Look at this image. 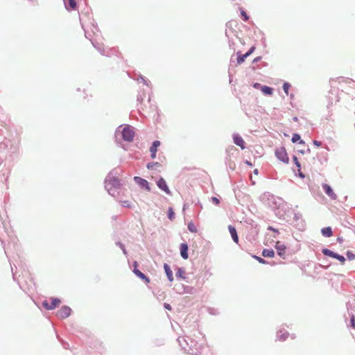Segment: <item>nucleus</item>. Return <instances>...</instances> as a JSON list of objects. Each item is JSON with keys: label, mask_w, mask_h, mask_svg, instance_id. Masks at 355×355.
Listing matches in <instances>:
<instances>
[{"label": "nucleus", "mask_w": 355, "mask_h": 355, "mask_svg": "<svg viewBox=\"0 0 355 355\" xmlns=\"http://www.w3.org/2000/svg\"><path fill=\"white\" fill-rule=\"evenodd\" d=\"M322 253L326 255V256H329V257H333V258H336L337 254L332 252L331 250H328V249H323L322 250Z\"/></svg>", "instance_id": "6ab92c4d"}, {"label": "nucleus", "mask_w": 355, "mask_h": 355, "mask_svg": "<svg viewBox=\"0 0 355 355\" xmlns=\"http://www.w3.org/2000/svg\"><path fill=\"white\" fill-rule=\"evenodd\" d=\"M228 229H229L230 233V234L232 236V238L233 241L235 243H237L239 242V238H238V236H237V233H236V229L234 227L231 226V225H230L228 227Z\"/></svg>", "instance_id": "ddd939ff"}, {"label": "nucleus", "mask_w": 355, "mask_h": 355, "mask_svg": "<svg viewBox=\"0 0 355 355\" xmlns=\"http://www.w3.org/2000/svg\"><path fill=\"white\" fill-rule=\"evenodd\" d=\"M254 47H252L246 53H248V56L253 52Z\"/></svg>", "instance_id": "4c0bfd02"}, {"label": "nucleus", "mask_w": 355, "mask_h": 355, "mask_svg": "<svg viewBox=\"0 0 355 355\" xmlns=\"http://www.w3.org/2000/svg\"><path fill=\"white\" fill-rule=\"evenodd\" d=\"M181 287L184 289L182 293H191L192 288H190V287H188V286L184 287L183 285H181ZM177 291L179 293H182V292L180 291H179L178 289H177Z\"/></svg>", "instance_id": "5701e85b"}, {"label": "nucleus", "mask_w": 355, "mask_h": 355, "mask_svg": "<svg viewBox=\"0 0 355 355\" xmlns=\"http://www.w3.org/2000/svg\"><path fill=\"white\" fill-rule=\"evenodd\" d=\"M246 164L248 165H251V164L248 161H246Z\"/></svg>", "instance_id": "3c124183"}, {"label": "nucleus", "mask_w": 355, "mask_h": 355, "mask_svg": "<svg viewBox=\"0 0 355 355\" xmlns=\"http://www.w3.org/2000/svg\"><path fill=\"white\" fill-rule=\"evenodd\" d=\"M277 338L280 340H284L287 338V333H282V331L277 332Z\"/></svg>", "instance_id": "b1692460"}, {"label": "nucleus", "mask_w": 355, "mask_h": 355, "mask_svg": "<svg viewBox=\"0 0 355 355\" xmlns=\"http://www.w3.org/2000/svg\"><path fill=\"white\" fill-rule=\"evenodd\" d=\"M119 180L116 178L112 177L110 175L106 177L105 180V187L107 192L112 196L116 194V190L119 187Z\"/></svg>", "instance_id": "f03ea898"}, {"label": "nucleus", "mask_w": 355, "mask_h": 355, "mask_svg": "<svg viewBox=\"0 0 355 355\" xmlns=\"http://www.w3.org/2000/svg\"><path fill=\"white\" fill-rule=\"evenodd\" d=\"M188 229L191 232H197V228L196 227L194 224L193 223H191V222H190L188 224Z\"/></svg>", "instance_id": "393cba45"}, {"label": "nucleus", "mask_w": 355, "mask_h": 355, "mask_svg": "<svg viewBox=\"0 0 355 355\" xmlns=\"http://www.w3.org/2000/svg\"><path fill=\"white\" fill-rule=\"evenodd\" d=\"M160 146V142L159 141H155L153 143V145L152 146L150 147V151H157V148L158 146Z\"/></svg>", "instance_id": "4be33fe9"}, {"label": "nucleus", "mask_w": 355, "mask_h": 355, "mask_svg": "<svg viewBox=\"0 0 355 355\" xmlns=\"http://www.w3.org/2000/svg\"><path fill=\"white\" fill-rule=\"evenodd\" d=\"M157 185L161 190L164 191L166 193L169 195L171 193L164 178H160L157 182Z\"/></svg>", "instance_id": "39448f33"}, {"label": "nucleus", "mask_w": 355, "mask_h": 355, "mask_svg": "<svg viewBox=\"0 0 355 355\" xmlns=\"http://www.w3.org/2000/svg\"><path fill=\"white\" fill-rule=\"evenodd\" d=\"M254 173L255 174H257V173H258V170H257V169H255V170L254 171Z\"/></svg>", "instance_id": "49530a36"}, {"label": "nucleus", "mask_w": 355, "mask_h": 355, "mask_svg": "<svg viewBox=\"0 0 355 355\" xmlns=\"http://www.w3.org/2000/svg\"><path fill=\"white\" fill-rule=\"evenodd\" d=\"M133 272L137 277H139L141 279H144L146 282H150L149 279L144 273H142L141 271H139L137 268H135Z\"/></svg>", "instance_id": "4468645a"}, {"label": "nucleus", "mask_w": 355, "mask_h": 355, "mask_svg": "<svg viewBox=\"0 0 355 355\" xmlns=\"http://www.w3.org/2000/svg\"><path fill=\"white\" fill-rule=\"evenodd\" d=\"M134 266H135V268L137 267V263L136 261L134 263Z\"/></svg>", "instance_id": "09e8293b"}, {"label": "nucleus", "mask_w": 355, "mask_h": 355, "mask_svg": "<svg viewBox=\"0 0 355 355\" xmlns=\"http://www.w3.org/2000/svg\"><path fill=\"white\" fill-rule=\"evenodd\" d=\"M140 79H141V80H142L145 84L146 83V80L144 79V77L141 76V77H140Z\"/></svg>", "instance_id": "37998d69"}, {"label": "nucleus", "mask_w": 355, "mask_h": 355, "mask_svg": "<svg viewBox=\"0 0 355 355\" xmlns=\"http://www.w3.org/2000/svg\"><path fill=\"white\" fill-rule=\"evenodd\" d=\"M156 152L157 151H150V153H151V157L152 158H153V159L155 158V157H156Z\"/></svg>", "instance_id": "58836bf2"}, {"label": "nucleus", "mask_w": 355, "mask_h": 355, "mask_svg": "<svg viewBox=\"0 0 355 355\" xmlns=\"http://www.w3.org/2000/svg\"><path fill=\"white\" fill-rule=\"evenodd\" d=\"M184 274H185L184 270L183 268H180L178 269V271L176 272V276L178 277L184 279L185 278Z\"/></svg>", "instance_id": "412c9836"}, {"label": "nucleus", "mask_w": 355, "mask_h": 355, "mask_svg": "<svg viewBox=\"0 0 355 355\" xmlns=\"http://www.w3.org/2000/svg\"><path fill=\"white\" fill-rule=\"evenodd\" d=\"M123 252L124 254H126V251H125V250L124 248H123Z\"/></svg>", "instance_id": "8fccbe9b"}, {"label": "nucleus", "mask_w": 355, "mask_h": 355, "mask_svg": "<svg viewBox=\"0 0 355 355\" xmlns=\"http://www.w3.org/2000/svg\"><path fill=\"white\" fill-rule=\"evenodd\" d=\"M300 176L301 178H304V175H303L302 173H300Z\"/></svg>", "instance_id": "de8ad7c7"}, {"label": "nucleus", "mask_w": 355, "mask_h": 355, "mask_svg": "<svg viewBox=\"0 0 355 355\" xmlns=\"http://www.w3.org/2000/svg\"><path fill=\"white\" fill-rule=\"evenodd\" d=\"M71 311L69 306H64L58 311L57 315L60 318H66L69 316Z\"/></svg>", "instance_id": "423d86ee"}, {"label": "nucleus", "mask_w": 355, "mask_h": 355, "mask_svg": "<svg viewBox=\"0 0 355 355\" xmlns=\"http://www.w3.org/2000/svg\"><path fill=\"white\" fill-rule=\"evenodd\" d=\"M261 92L266 95H272L273 89L268 86L261 87Z\"/></svg>", "instance_id": "f3484780"}, {"label": "nucleus", "mask_w": 355, "mask_h": 355, "mask_svg": "<svg viewBox=\"0 0 355 355\" xmlns=\"http://www.w3.org/2000/svg\"><path fill=\"white\" fill-rule=\"evenodd\" d=\"M164 307L168 310L171 309V306L168 304H164Z\"/></svg>", "instance_id": "ea45409f"}, {"label": "nucleus", "mask_w": 355, "mask_h": 355, "mask_svg": "<svg viewBox=\"0 0 355 355\" xmlns=\"http://www.w3.org/2000/svg\"><path fill=\"white\" fill-rule=\"evenodd\" d=\"M50 300L51 303L46 300L42 302V306L48 310L54 309L60 303V300L58 298H51Z\"/></svg>", "instance_id": "20e7f679"}, {"label": "nucleus", "mask_w": 355, "mask_h": 355, "mask_svg": "<svg viewBox=\"0 0 355 355\" xmlns=\"http://www.w3.org/2000/svg\"><path fill=\"white\" fill-rule=\"evenodd\" d=\"M148 168H151L153 167V164H148L147 165Z\"/></svg>", "instance_id": "c03bdc74"}, {"label": "nucleus", "mask_w": 355, "mask_h": 355, "mask_svg": "<svg viewBox=\"0 0 355 355\" xmlns=\"http://www.w3.org/2000/svg\"><path fill=\"white\" fill-rule=\"evenodd\" d=\"M168 218L171 220H173L175 218V213L172 208H169L168 209Z\"/></svg>", "instance_id": "bb28decb"}, {"label": "nucleus", "mask_w": 355, "mask_h": 355, "mask_svg": "<svg viewBox=\"0 0 355 355\" xmlns=\"http://www.w3.org/2000/svg\"><path fill=\"white\" fill-rule=\"evenodd\" d=\"M254 87H256V88H259V87H260V88H261V85H260V84H259V83H255V84H254Z\"/></svg>", "instance_id": "79ce46f5"}, {"label": "nucleus", "mask_w": 355, "mask_h": 355, "mask_svg": "<svg viewBox=\"0 0 355 355\" xmlns=\"http://www.w3.org/2000/svg\"><path fill=\"white\" fill-rule=\"evenodd\" d=\"M275 155L279 160L286 164L288 163V157L286 149L284 147L277 148L275 150Z\"/></svg>", "instance_id": "7ed1b4c3"}, {"label": "nucleus", "mask_w": 355, "mask_h": 355, "mask_svg": "<svg viewBox=\"0 0 355 355\" xmlns=\"http://www.w3.org/2000/svg\"><path fill=\"white\" fill-rule=\"evenodd\" d=\"M248 56V53H245L244 55L239 56L237 59V62L239 64H241L244 62L245 59Z\"/></svg>", "instance_id": "a878e982"}, {"label": "nucleus", "mask_w": 355, "mask_h": 355, "mask_svg": "<svg viewBox=\"0 0 355 355\" xmlns=\"http://www.w3.org/2000/svg\"><path fill=\"white\" fill-rule=\"evenodd\" d=\"M338 261H340L342 263H344L345 261V258L343 256L339 255L337 254L336 258Z\"/></svg>", "instance_id": "c756f323"}, {"label": "nucleus", "mask_w": 355, "mask_h": 355, "mask_svg": "<svg viewBox=\"0 0 355 355\" xmlns=\"http://www.w3.org/2000/svg\"><path fill=\"white\" fill-rule=\"evenodd\" d=\"M211 201H212L214 204H216V205H218V204H219V202H220L219 199H218V198H216V197H212V198H211Z\"/></svg>", "instance_id": "2f4dec72"}, {"label": "nucleus", "mask_w": 355, "mask_h": 355, "mask_svg": "<svg viewBox=\"0 0 355 355\" xmlns=\"http://www.w3.org/2000/svg\"><path fill=\"white\" fill-rule=\"evenodd\" d=\"M254 257L255 259H257L259 263H266V261L263 259L258 257L257 256H254Z\"/></svg>", "instance_id": "473e14b6"}, {"label": "nucleus", "mask_w": 355, "mask_h": 355, "mask_svg": "<svg viewBox=\"0 0 355 355\" xmlns=\"http://www.w3.org/2000/svg\"><path fill=\"white\" fill-rule=\"evenodd\" d=\"M290 87H291V85L288 83H284L283 85V89L287 95L288 94V89H289Z\"/></svg>", "instance_id": "c85d7f7f"}, {"label": "nucleus", "mask_w": 355, "mask_h": 355, "mask_svg": "<svg viewBox=\"0 0 355 355\" xmlns=\"http://www.w3.org/2000/svg\"><path fill=\"white\" fill-rule=\"evenodd\" d=\"M347 256L348 257V259L349 260H354L355 259V254H354L352 252H347Z\"/></svg>", "instance_id": "7c9ffc66"}, {"label": "nucleus", "mask_w": 355, "mask_h": 355, "mask_svg": "<svg viewBox=\"0 0 355 355\" xmlns=\"http://www.w3.org/2000/svg\"><path fill=\"white\" fill-rule=\"evenodd\" d=\"M351 325L355 328V319L354 315H352L351 318Z\"/></svg>", "instance_id": "72a5a7b5"}, {"label": "nucleus", "mask_w": 355, "mask_h": 355, "mask_svg": "<svg viewBox=\"0 0 355 355\" xmlns=\"http://www.w3.org/2000/svg\"><path fill=\"white\" fill-rule=\"evenodd\" d=\"M180 254L183 259H188V245L186 243L180 245Z\"/></svg>", "instance_id": "9b49d317"}, {"label": "nucleus", "mask_w": 355, "mask_h": 355, "mask_svg": "<svg viewBox=\"0 0 355 355\" xmlns=\"http://www.w3.org/2000/svg\"><path fill=\"white\" fill-rule=\"evenodd\" d=\"M233 140L236 145L240 146L242 149L245 148V141L238 134L233 135Z\"/></svg>", "instance_id": "1a4fd4ad"}, {"label": "nucleus", "mask_w": 355, "mask_h": 355, "mask_svg": "<svg viewBox=\"0 0 355 355\" xmlns=\"http://www.w3.org/2000/svg\"><path fill=\"white\" fill-rule=\"evenodd\" d=\"M164 270H165V272H166L168 279L170 282H173V272H172L170 266L168 264L164 263Z\"/></svg>", "instance_id": "f8f14e48"}, {"label": "nucleus", "mask_w": 355, "mask_h": 355, "mask_svg": "<svg viewBox=\"0 0 355 355\" xmlns=\"http://www.w3.org/2000/svg\"><path fill=\"white\" fill-rule=\"evenodd\" d=\"M66 8L69 10L70 9H75L76 3L74 0H68V2H64Z\"/></svg>", "instance_id": "2eb2a0df"}, {"label": "nucleus", "mask_w": 355, "mask_h": 355, "mask_svg": "<svg viewBox=\"0 0 355 355\" xmlns=\"http://www.w3.org/2000/svg\"><path fill=\"white\" fill-rule=\"evenodd\" d=\"M135 134V132L132 127L129 125H121L116 130L115 135L116 139L119 136H121L123 140L130 142L133 140Z\"/></svg>", "instance_id": "f257e3e1"}, {"label": "nucleus", "mask_w": 355, "mask_h": 355, "mask_svg": "<svg viewBox=\"0 0 355 355\" xmlns=\"http://www.w3.org/2000/svg\"><path fill=\"white\" fill-rule=\"evenodd\" d=\"M293 160H294L296 166L300 168V164L299 162L297 161V157L295 156L293 157Z\"/></svg>", "instance_id": "f704fd0d"}, {"label": "nucleus", "mask_w": 355, "mask_h": 355, "mask_svg": "<svg viewBox=\"0 0 355 355\" xmlns=\"http://www.w3.org/2000/svg\"><path fill=\"white\" fill-rule=\"evenodd\" d=\"M294 218L297 220L300 218V216L299 214H295Z\"/></svg>", "instance_id": "a19ab883"}, {"label": "nucleus", "mask_w": 355, "mask_h": 355, "mask_svg": "<svg viewBox=\"0 0 355 355\" xmlns=\"http://www.w3.org/2000/svg\"><path fill=\"white\" fill-rule=\"evenodd\" d=\"M322 189L325 193L332 200H336L337 198L336 194L334 192L333 189L327 184H322Z\"/></svg>", "instance_id": "0eeeda50"}, {"label": "nucleus", "mask_w": 355, "mask_h": 355, "mask_svg": "<svg viewBox=\"0 0 355 355\" xmlns=\"http://www.w3.org/2000/svg\"><path fill=\"white\" fill-rule=\"evenodd\" d=\"M262 254L265 257H272L275 255V252L272 250L265 249L263 250Z\"/></svg>", "instance_id": "a211bd4d"}, {"label": "nucleus", "mask_w": 355, "mask_h": 355, "mask_svg": "<svg viewBox=\"0 0 355 355\" xmlns=\"http://www.w3.org/2000/svg\"><path fill=\"white\" fill-rule=\"evenodd\" d=\"M313 144L316 146H321V142L320 141H318L317 140H314L313 141Z\"/></svg>", "instance_id": "e433bc0d"}, {"label": "nucleus", "mask_w": 355, "mask_h": 355, "mask_svg": "<svg viewBox=\"0 0 355 355\" xmlns=\"http://www.w3.org/2000/svg\"><path fill=\"white\" fill-rule=\"evenodd\" d=\"M134 180L137 184L143 188H145L148 191H150V188L147 180L137 176L134 178Z\"/></svg>", "instance_id": "6e6552de"}, {"label": "nucleus", "mask_w": 355, "mask_h": 355, "mask_svg": "<svg viewBox=\"0 0 355 355\" xmlns=\"http://www.w3.org/2000/svg\"><path fill=\"white\" fill-rule=\"evenodd\" d=\"M275 248L277 251L278 254L282 257L284 255L286 246L284 243L278 241L276 243Z\"/></svg>", "instance_id": "9d476101"}, {"label": "nucleus", "mask_w": 355, "mask_h": 355, "mask_svg": "<svg viewBox=\"0 0 355 355\" xmlns=\"http://www.w3.org/2000/svg\"><path fill=\"white\" fill-rule=\"evenodd\" d=\"M241 15L243 17L244 21H247L248 19V17L247 16L246 13L244 11L241 12Z\"/></svg>", "instance_id": "c9c22d12"}, {"label": "nucleus", "mask_w": 355, "mask_h": 355, "mask_svg": "<svg viewBox=\"0 0 355 355\" xmlns=\"http://www.w3.org/2000/svg\"><path fill=\"white\" fill-rule=\"evenodd\" d=\"M121 204L124 207H131V202L129 200H123L121 202Z\"/></svg>", "instance_id": "cd10ccee"}, {"label": "nucleus", "mask_w": 355, "mask_h": 355, "mask_svg": "<svg viewBox=\"0 0 355 355\" xmlns=\"http://www.w3.org/2000/svg\"><path fill=\"white\" fill-rule=\"evenodd\" d=\"M300 141V144H304L303 140L300 139V136L298 134H293L292 137V142L295 143Z\"/></svg>", "instance_id": "aec40b11"}, {"label": "nucleus", "mask_w": 355, "mask_h": 355, "mask_svg": "<svg viewBox=\"0 0 355 355\" xmlns=\"http://www.w3.org/2000/svg\"><path fill=\"white\" fill-rule=\"evenodd\" d=\"M321 232L326 237H330L332 235L331 228L329 227L322 228Z\"/></svg>", "instance_id": "dca6fc26"}, {"label": "nucleus", "mask_w": 355, "mask_h": 355, "mask_svg": "<svg viewBox=\"0 0 355 355\" xmlns=\"http://www.w3.org/2000/svg\"><path fill=\"white\" fill-rule=\"evenodd\" d=\"M186 208H187V205L185 204V205H184V207H183V210H185V209H186Z\"/></svg>", "instance_id": "a18cd8bd"}]
</instances>
